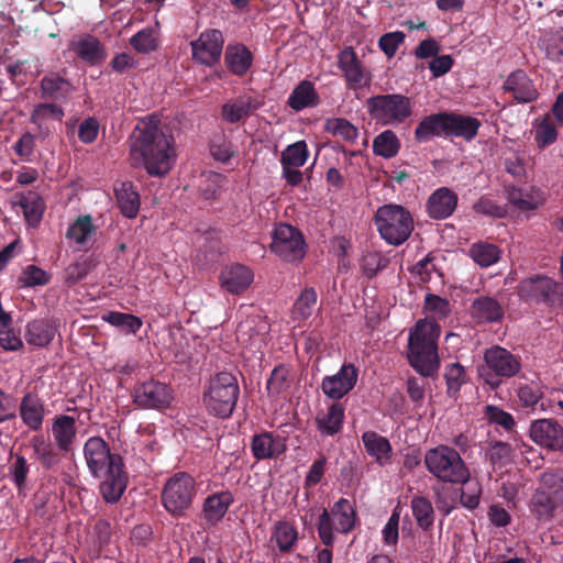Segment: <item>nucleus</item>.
Instances as JSON below:
<instances>
[{
    "label": "nucleus",
    "mask_w": 563,
    "mask_h": 563,
    "mask_svg": "<svg viewBox=\"0 0 563 563\" xmlns=\"http://www.w3.org/2000/svg\"><path fill=\"white\" fill-rule=\"evenodd\" d=\"M324 129L333 136L341 137L349 143H354L358 137L357 128L345 118L328 119Z\"/></svg>",
    "instance_id": "49"
},
{
    "label": "nucleus",
    "mask_w": 563,
    "mask_h": 563,
    "mask_svg": "<svg viewBox=\"0 0 563 563\" xmlns=\"http://www.w3.org/2000/svg\"><path fill=\"white\" fill-rule=\"evenodd\" d=\"M368 115L376 124L397 126L412 114V103L402 93H385L369 97L365 102Z\"/></svg>",
    "instance_id": "7"
},
{
    "label": "nucleus",
    "mask_w": 563,
    "mask_h": 563,
    "mask_svg": "<svg viewBox=\"0 0 563 563\" xmlns=\"http://www.w3.org/2000/svg\"><path fill=\"white\" fill-rule=\"evenodd\" d=\"M462 484L460 503L463 507L468 510H474L478 507L482 496V484L476 479H471L470 477L465 482H460Z\"/></svg>",
    "instance_id": "52"
},
{
    "label": "nucleus",
    "mask_w": 563,
    "mask_h": 563,
    "mask_svg": "<svg viewBox=\"0 0 563 563\" xmlns=\"http://www.w3.org/2000/svg\"><path fill=\"white\" fill-rule=\"evenodd\" d=\"M512 448L508 442L493 441L489 443L485 456L494 467H503L509 461Z\"/></svg>",
    "instance_id": "53"
},
{
    "label": "nucleus",
    "mask_w": 563,
    "mask_h": 563,
    "mask_svg": "<svg viewBox=\"0 0 563 563\" xmlns=\"http://www.w3.org/2000/svg\"><path fill=\"white\" fill-rule=\"evenodd\" d=\"M558 139V130L549 115L536 128L534 141L540 148H544L553 144Z\"/></svg>",
    "instance_id": "56"
},
{
    "label": "nucleus",
    "mask_w": 563,
    "mask_h": 563,
    "mask_svg": "<svg viewBox=\"0 0 563 563\" xmlns=\"http://www.w3.org/2000/svg\"><path fill=\"white\" fill-rule=\"evenodd\" d=\"M410 508L417 526L423 531L431 530L434 523L435 512L430 499L424 496L416 495L411 498Z\"/></svg>",
    "instance_id": "39"
},
{
    "label": "nucleus",
    "mask_w": 563,
    "mask_h": 563,
    "mask_svg": "<svg viewBox=\"0 0 563 563\" xmlns=\"http://www.w3.org/2000/svg\"><path fill=\"white\" fill-rule=\"evenodd\" d=\"M19 206L23 209L25 220L29 224L36 227L42 220L45 203L38 194L29 191L19 198Z\"/></svg>",
    "instance_id": "43"
},
{
    "label": "nucleus",
    "mask_w": 563,
    "mask_h": 563,
    "mask_svg": "<svg viewBox=\"0 0 563 563\" xmlns=\"http://www.w3.org/2000/svg\"><path fill=\"white\" fill-rule=\"evenodd\" d=\"M289 371L283 366H276L267 380L266 389L269 396H278L288 387Z\"/></svg>",
    "instance_id": "57"
},
{
    "label": "nucleus",
    "mask_w": 563,
    "mask_h": 563,
    "mask_svg": "<svg viewBox=\"0 0 563 563\" xmlns=\"http://www.w3.org/2000/svg\"><path fill=\"white\" fill-rule=\"evenodd\" d=\"M31 445L36 459L44 470H53L62 462V452L57 449L55 442H52L43 434L34 435L31 439Z\"/></svg>",
    "instance_id": "30"
},
{
    "label": "nucleus",
    "mask_w": 563,
    "mask_h": 563,
    "mask_svg": "<svg viewBox=\"0 0 563 563\" xmlns=\"http://www.w3.org/2000/svg\"><path fill=\"white\" fill-rule=\"evenodd\" d=\"M446 112L433 113L424 117L415 130V140L426 143L435 136L445 135Z\"/></svg>",
    "instance_id": "35"
},
{
    "label": "nucleus",
    "mask_w": 563,
    "mask_h": 563,
    "mask_svg": "<svg viewBox=\"0 0 563 563\" xmlns=\"http://www.w3.org/2000/svg\"><path fill=\"white\" fill-rule=\"evenodd\" d=\"M102 319L129 334H135L143 325V321L137 316L119 311H109Z\"/></svg>",
    "instance_id": "47"
},
{
    "label": "nucleus",
    "mask_w": 563,
    "mask_h": 563,
    "mask_svg": "<svg viewBox=\"0 0 563 563\" xmlns=\"http://www.w3.org/2000/svg\"><path fill=\"white\" fill-rule=\"evenodd\" d=\"M470 313L477 323H498L505 316L501 303L496 298L484 295L472 301Z\"/></svg>",
    "instance_id": "24"
},
{
    "label": "nucleus",
    "mask_w": 563,
    "mask_h": 563,
    "mask_svg": "<svg viewBox=\"0 0 563 563\" xmlns=\"http://www.w3.org/2000/svg\"><path fill=\"white\" fill-rule=\"evenodd\" d=\"M508 199L512 206L521 211L536 210L544 202L543 194L534 188L529 190L514 188L508 192Z\"/></svg>",
    "instance_id": "40"
},
{
    "label": "nucleus",
    "mask_w": 563,
    "mask_h": 563,
    "mask_svg": "<svg viewBox=\"0 0 563 563\" xmlns=\"http://www.w3.org/2000/svg\"><path fill=\"white\" fill-rule=\"evenodd\" d=\"M36 136L30 132L23 133L12 145V150L23 162H32L35 151Z\"/></svg>",
    "instance_id": "60"
},
{
    "label": "nucleus",
    "mask_w": 563,
    "mask_h": 563,
    "mask_svg": "<svg viewBox=\"0 0 563 563\" xmlns=\"http://www.w3.org/2000/svg\"><path fill=\"white\" fill-rule=\"evenodd\" d=\"M51 282V275L36 265H27L18 277L21 287L45 286Z\"/></svg>",
    "instance_id": "54"
},
{
    "label": "nucleus",
    "mask_w": 563,
    "mask_h": 563,
    "mask_svg": "<svg viewBox=\"0 0 563 563\" xmlns=\"http://www.w3.org/2000/svg\"><path fill=\"white\" fill-rule=\"evenodd\" d=\"M238 378L230 372H220L210 378L203 400L208 411L219 418H229L239 399Z\"/></svg>",
    "instance_id": "6"
},
{
    "label": "nucleus",
    "mask_w": 563,
    "mask_h": 563,
    "mask_svg": "<svg viewBox=\"0 0 563 563\" xmlns=\"http://www.w3.org/2000/svg\"><path fill=\"white\" fill-rule=\"evenodd\" d=\"M318 295L313 287H306L301 290L296 299L292 309L291 318L295 321L307 320L313 312L317 303Z\"/></svg>",
    "instance_id": "45"
},
{
    "label": "nucleus",
    "mask_w": 563,
    "mask_h": 563,
    "mask_svg": "<svg viewBox=\"0 0 563 563\" xmlns=\"http://www.w3.org/2000/svg\"><path fill=\"white\" fill-rule=\"evenodd\" d=\"M234 497L230 490H222L209 495L202 506V517L209 525H217L228 512Z\"/></svg>",
    "instance_id": "26"
},
{
    "label": "nucleus",
    "mask_w": 563,
    "mask_h": 563,
    "mask_svg": "<svg viewBox=\"0 0 563 563\" xmlns=\"http://www.w3.org/2000/svg\"><path fill=\"white\" fill-rule=\"evenodd\" d=\"M133 402L142 409H165L174 399L173 389L165 383L148 379L139 383L132 391Z\"/></svg>",
    "instance_id": "14"
},
{
    "label": "nucleus",
    "mask_w": 563,
    "mask_h": 563,
    "mask_svg": "<svg viewBox=\"0 0 563 563\" xmlns=\"http://www.w3.org/2000/svg\"><path fill=\"white\" fill-rule=\"evenodd\" d=\"M338 67L343 73L349 89H360L369 85L372 74L364 67L352 46L343 48L338 55Z\"/></svg>",
    "instance_id": "15"
},
{
    "label": "nucleus",
    "mask_w": 563,
    "mask_h": 563,
    "mask_svg": "<svg viewBox=\"0 0 563 563\" xmlns=\"http://www.w3.org/2000/svg\"><path fill=\"white\" fill-rule=\"evenodd\" d=\"M517 396L522 407L534 409L542 399V387L534 382L522 384L517 389Z\"/></svg>",
    "instance_id": "55"
},
{
    "label": "nucleus",
    "mask_w": 563,
    "mask_h": 563,
    "mask_svg": "<svg viewBox=\"0 0 563 563\" xmlns=\"http://www.w3.org/2000/svg\"><path fill=\"white\" fill-rule=\"evenodd\" d=\"M117 205L121 213L129 219H134L140 210V195L131 181L120 183L114 187Z\"/></svg>",
    "instance_id": "32"
},
{
    "label": "nucleus",
    "mask_w": 563,
    "mask_h": 563,
    "mask_svg": "<svg viewBox=\"0 0 563 563\" xmlns=\"http://www.w3.org/2000/svg\"><path fill=\"white\" fill-rule=\"evenodd\" d=\"M16 415L29 430L37 432L46 416L45 402L36 393L27 391L21 397Z\"/></svg>",
    "instance_id": "19"
},
{
    "label": "nucleus",
    "mask_w": 563,
    "mask_h": 563,
    "mask_svg": "<svg viewBox=\"0 0 563 563\" xmlns=\"http://www.w3.org/2000/svg\"><path fill=\"white\" fill-rule=\"evenodd\" d=\"M309 157L308 146L305 141H298L288 145L280 156L282 165H292L296 168L303 166Z\"/></svg>",
    "instance_id": "51"
},
{
    "label": "nucleus",
    "mask_w": 563,
    "mask_h": 563,
    "mask_svg": "<svg viewBox=\"0 0 563 563\" xmlns=\"http://www.w3.org/2000/svg\"><path fill=\"white\" fill-rule=\"evenodd\" d=\"M357 378L358 368L352 363H344L338 373L322 378L321 389L328 398L340 400L355 387Z\"/></svg>",
    "instance_id": "17"
},
{
    "label": "nucleus",
    "mask_w": 563,
    "mask_h": 563,
    "mask_svg": "<svg viewBox=\"0 0 563 563\" xmlns=\"http://www.w3.org/2000/svg\"><path fill=\"white\" fill-rule=\"evenodd\" d=\"M547 57L559 62L563 57V27L553 29L544 33L541 38Z\"/></svg>",
    "instance_id": "50"
},
{
    "label": "nucleus",
    "mask_w": 563,
    "mask_h": 563,
    "mask_svg": "<svg viewBox=\"0 0 563 563\" xmlns=\"http://www.w3.org/2000/svg\"><path fill=\"white\" fill-rule=\"evenodd\" d=\"M444 379L446 383L448 396L456 397L461 387L467 382V375L464 366L459 362L448 364L444 368Z\"/></svg>",
    "instance_id": "48"
},
{
    "label": "nucleus",
    "mask_w": 563,
    "mask_h": 563,
    "mask_svg": "<svg viewBox=\"0 0 563 563\" xmlns=\"http://www.w3.org/2000/svg\"><path fill=\"white\" fill-rule=\"evenodd\" d=\"M97 227L90 214L78 217L67 229L66 238L74 240L79 246H86L96 234Z\"/></svg>",
    "instance_id": "41"
},
{
    "label": "nucleus",
    "mask_w": 563,
    "mask_h": 563,
    "mask_svg": "<svg viewBox=\"0 0 563 563\" xmlns=\"http://www.w3.org/2000/svg\"><path fill=\"white\" fill-rule=\"evenodd\" d=\"M130 157L134 167H144L150 176L164 177L176 163L174 136L163 130L156 117L142 120L133 132Z\"/></svg>",
    "instance_id": "1"
},
{
    "label": "nucleus",
    "mask_w": 563,
    "mask_h": 563,
    "mask_svg": "<svg viewBox=\"0 0 563 563\" xmlns=\"http://www.w3.org/2000/svg\"><path fill=\"white\" fill-rule=\"evenodd\" d=\"M224 62L232 74L243 76L252 66L253 55L245 45H229L224 53Z\"/></svg>",
    "instance_id": "36"
},
{
    "label": "nucleus",
    "mask_w": 563,
    "mask_h": 563,
    "mask_svg": "<svg viewBox=\"0 0 563 563\" xmlns=\"http://www.w3.org/2000/svg\"><path fill=\"white\" fill-rule=\"evenodd\" d=\"M63 117L64 111L60 107L53 103H40L33 109L30 121L38 128H42L43 122L47 119L54 118L62 120Z\"/></svg>",
    "instance_id": "59"
},
{
    "label": "nucleus",
    "mask_w": 563,
    "mask_h": 563,
    "mask_svg": "<svg viewBox=\"0 0 563 563\" xmlns=\"http://www.w3.org/2000/svg\"><path fill=\"white\" fill-rule=\"evenodd\" d=\"M374 223L382 239L395 246L405 243L413 231L411 213L396 203L380 206L374 214Z\"/></svg>",
    "instance_id": "4"
},
{
    "label": "nucleus",
    "mask_w": 563,
    "mask_h": 563,
    "mask_svg": "<svg viewBox=\"0 0 563 563\" xmlns=\"http://www.w3.org/2000/svg\"><path fill=\"white\" fill-rule=\"evenodd\" d=\"M400 147V140L393 130H385L373 140V153L386 159L394 158Z\"/></svg>",
    "instance_id": "42"
},
{
    "label": "nucleus",
    "mask_w": 563,
    "mask_h": 563,
    "mask_svg": "<svg viewBox=\"0 0 563 563\" xmlns=\"http://www.w3.org/2000/svg\"><path fill=\"white\" fill-rule=\"evenodd\" d=\"M345 408L341 402H333L327 412L317 415L314 422L318 431L323 437H333L341 432L344 421Z\"/></svg>",
    "instance_id": "29"
},
{
    "label": "nucleus",
    "mask_w": 563,
    "mask_h": 563,
    "mask_svg": "<svg viewBox=\"0 0 563 563\" xmlns=\"http://www.w3.org/2000/svg\"><path fill=\"white\" fill-rule=\"evenodd\" d=\"M70 90L71 84L55 73L44 76L41 80V91L44 98L63 99L68 96Z\"/></svg>",
    "instance_id": "44"
},
{
    "label": "nucleus",
    "mask_w": 563,
    "mask_h": 563,
    "mask_svg": "<svg viewBox=\"0 0 563 563\" xmlns=\"http://www.w3.org/2000/svg\"><path fill=\"white\" fill-rule=\"evenodd\" d=\"M271 251L282 261L300 262L307 253V243L301 231L290 224L280 223L273 231Z\"/></svg>",
    "instance_id": "13"
},
{
    "label": "nucleus",
    "mask_w": 563,
    "mask_h": 563,
    "mask_svg": "<svg viewBox=\"0 0 563 563\" xmlns=\"http://www.w3.org/2000/svg\"><path fill=\"white\" fill-rule=\"evenodd\" d=\"M470 255L482 267H489L500 260V249L492 243L477 242L471 245Z\"/></svg>",
    "instance_id": "46"
},
{
    "label": "nucleus",
    "mask_w": 563,
    "mask_h": 563,
    "mask_svg": "<svg viewBox=\"0 0 563 563\" xmlns=\"http://www.w3.org/2000/svg\"><path fill=\"white\" fill-rule=\"evenodd\" d=\"M517 292L527 302L547 306L563 305V285L544 275L522 279L518 284Z\"/></svg>",
    "instance_id": "11"
},
{
    "label": "nucleus",
    "mask_w": 563,
    "mask_h": 563,
    "mask_svg": "<svg viewBox=\"0 0 563 563\" xmlns=\"http://www.w3.org/2000/svg\"><path fill=\"white\" fill-rule=\"evenodd\" d=\"M424 310L435 319L443 320L451 313V303L448 299L434 294H427L424 298Z\"/></svg>",
    "instance_id": "58"
},
{
    "label": "nucleus",
    "mask_w": 563,
    "mask_h": 563,
    "mask_svg": "<svg viewBox=\"0 0 563 563\" xmlns=\"http://www.w3.org/2000/svg\"><path fill=\"white\" fill-rule=\"evenodd\" d=\"M51 432L55 445L62 453H68L77 439L76 417L68 415H56L52 419Z\"/></svg>",
    "instance_id": "22"
},
{
    "label": "nucleus",
    "mask_w": 563,
    "mask_h": 563,
    "mask_svg": "<svg viewBox=\"0 0 563 563\" xmlns=\"http://www.w3.org/2000/svg\"><path fill=\"white\" fill-rule=\"evenodd\" d=\"M30 466L23 455H16L15 461L10 466L12 482L20 490L25 486Z\"/></svg>",
    "instance_id": "63"
},
{
    "label": "nucleus",
    "mask_w": 563,
    "mask_h": 563,
    "mask_svg": "<svg viewBox=\"0 0 563 563\" xmlns=\"http://www.w3.org/2000/svg\"><path fill=\"white\" fill-rule=\"evenodd\" d=\"M196 495V479L188 473L178 472L164 484L161 494L162 505L172 517L181 518L191 508Z\"/></svg>",
    "instance_id": "8"
},
{
    "label": "nucleus",
    "mask_w": 563,
    "mask_h": 563,
    "mask_svg": "<svg viewBox=\"0 0 563 563\" xmlns=\"http://www.w3.org/2000/svg\"><path fill=\"white\" fill-rule=\"evenodd\" d=\"M91 267L92 265L90 261L76 262L70 264L65 271V282L68 285H75L81 282L89 274Z\"/></svg>",
    "instance_id": "64"
},
{
    "label": "nucleus",
    "mask_w": 563,
    "mask_h": 563,
    "mask_svg": "<svg viewBox=\"0 0 563 563\" xmlns=\"http://www.w3.org/2000/svg\"><path fill=\"white\" fill-rule=\"evenodd\" d=\"M130 44L141 54H147L157 48V42L153 35V30L151 29H143L139 31L130 38Z\"/></svg>",
    "instance_id": "61"
},
{
    "label": "nucleus",
    "mask_w": 563,
    "mask_h": 563,
    "mask_svg": "<svg viewBox=\"0 0 563 563\" xmlns=\"http://www.w3.org/2000/svg\"><path fill=\"white\" fill-rule=\"evenodd\" d=\"M82 452L90 474L102 479L99 486L102 498L110 504L119 501L129 479L123 457L112 453L101 437L87 439Z\"/></svg>",
    "instance_id": "2"
},
{
    "label": "nucleus",
    "mask_w": 563,
    "mask_h": 563,
    "mask_svg": "<svg viewBox=\"0 0 563 563\" xmlns=\"http://www.w3.org/2000/svg\"><path fill=\"white\" fill-rule=\"evenodd\" d=\"M427 470L443 483L457 484L465 482L470 471L460 452L449 445H438L429 449L424 455Z\"/></svg>",
    "instance_id": "5"
},
{
    "label": "nucleus",
    "mask_w": 563,
    "mask_h": 563,
    "mask_svg": "<svg viewBox=\"0 0 563 563\" xmlns=\"http://www.w3.org/2000/svg\"><path fill=\"white\" fill-rule=\"evenodd\" d=\"M503 90L510 93L518 103H529L539 97L532 79L522 69H516L509 74L503 84Z\"/></svg>",
    "instance_id": "20"
},
{
    "label": "nucleus",
    "mask_w": 563,
    "mask_h": 563,
    "mask_svg": "<svg viewBox=\"0 0 563 563\" xmlns=\"http://www.w3.org/2000/svg\"><path fill=\"white\" fill-rule=\"evenodd\" d=\"M563 496V479L554 473H543L541 486L530 500V511L539 521H549L553 518L559 499Z\"/></svg>",
    "instance_id": "12"
},
{
    "label": "nucleus",
    "mask_w": 563,
    "mask_h": 563,
    "mask_svg": "<svg viewBox=\"0 0 563 563\" xmlns=\"http://www.w3.org/2000/svg\"><path fill=\"white\" fill-rule=\"evenodd\" d=\"M253 278V272L241 264L227 267L220 276L221 286L231 294H241L246 290Z\"/></svg>",
    "instance_id": "27"
},
{
    "label": "nucleus",
    "mask_w": 563,
    "mask_h": 563,
    "mask_svg": "<svg viewBox=\"0 0 563 563\" xmlns=\"http://www.w3.org/2000/svg\"><path fill=\"white\" fill-rule=\"evenodd\" d=\"M287 450L285 438L264 431L253 435L251 452L256 461L277 459Z\"/></svg>",
    "instance_id": "21"
},
{
    "label": "nucleus",
    "mask_w": 563,
    "mask_h": 563,
    "mask_svg": "<svg viewBox=\"0 0 563 563\" xmlns=\"http://www.w3.org/2000/svg\"><path fill=\"white\" fill-rule=\"evenodd\" d=\"M357 521V514L352 503L340 498L330 510L323 508L317 522L318 534L325 547H332L335 540L334 531L350 533Z\"/></svg>",
    "instance_id": "9"
},
{
    "label": "nucleus",
    "mask_w": 563,
    "mask_h": 563,
    "mask_svg": "<svg viewBox=\"0 0 563 563\" xmlns=\"http://www.w3.org/2000/svg\"><path fill=\"white\" fill-rule=\"evenodd\" d=\"M271 539L282 553H289L298 540V530L289 521L279 520L273 527Z\"/></svg>",
    "instance_id": "38"
},
{
    "label": "nucleus",
    "mask_w": 563,
    "mask_h": 563,
    "mask_svg": "<svg viewBox=\"0 0 563 563\" xmlns=\"http://www.w3.org/2000/svg\"><path fill=\"white\" fill-rule=\"evenodd\" d=\"M261 102L252 96H241L221 107V117L228 123H238L256 111Z\"/></svg>",
    "instance_id": "28"
},
{
    "label": "nucleus",
    "mask_w": 563,
    "mask_h": 563,
    "mask_svg": "<svg viewBox=\"0 0 563 563\" xmlns=\"http://www.w3.org/2000/svg\"><path fill=\"white\" fill-rule=\"evenodd\" d=\"M223 35L219 30H208L202 32L199 37L190 43L192 58L205 65L212 67L219 63L223 49Z\"/></svg>",
    "instance_id": "16"
},
{
    "label": "nucleus",
    "mask_w": 563,
    "mask_h": 563,
    "mask_svg": "<svg viewBox=\"0 0 563 563\" xmlns=\"http://www.w3.org/2000/svg\"><path fill=\"white\" fill-rule=\"evenodd\" d=\"M287 104L295 111L314 108L320 104V97L314 85L309 80H301L288 97Z\"/></svg>",
    "instance_id": "33"
},
{
    "label": "nucleus",
    "mask_w": 563,
    "mask_h": 563,
    "mask_svg": "<svg viewBox=\"0 0 563 563\" xmlns=\"http://www.w3.org/2000/svg\"><path fill=\"white\" fill-rule=\"evenodd\" d=\"M56 328L46 319H34L26 324L25 341L36 347L47 346L54 339Z\"/></svg>",
    "instance_id": "34"
},
{
    "label": "nucleus",
    "mask_w": 563,
    "mask_h": 563,
    "mask_svg": "<svg viewBox=\"0 0 563 563\" xmlns=\"http://www.w3.org/2000/svg\"><path fill=\"white\" fill-rule=\"evenodd\" d=\"M529 432L536 444L549 451H561L563 449V427L554 419L532 421Z\"/></svg>",
    "instance_id": "18"
},
{
    "label": "nucleus",
    "mask_w": 563,
    "mask_h": 563,
    "mask_svg": "<svg viewBox=\"0 0 563 563\" xmlns=\"http://www.w3.org/2000/svg\"><path fill=\"white\" fill-rule=\"evenodd\" d=\"M486 416L490 422L504 428L507 432L514 431L516 427L512 415L496 406H487Z\"/></svg>",
    "instance_id": "62"
},
{
    "label": "nucleus",
    "mask_w": 563,
    "mask_h": 563,
    "mask_svg": "<svg viewBox=\"0 0 563 563\" xmlns=\"http://www.w3.org/2000/svg\"><path fill=\"white\" fill-rule=\"evenodd\" d=\"M440 333V325L428 319L419 320L409 333V364L424 377H431L438 372V340Z\"/></svg>",
    "instance_id": "3"
},
{
    "label": "nucleus",
    "mask_w": 563,
    "mask_h": 563,
    "mask_svg": "<svg viewBox=\"0 0 563 563\" xmlns=\"http://www.w3.org/2000/svg\"><path fill=\"white\" fill-rule=\"evenodd\" d=\"M457 195L449 187L434 190L427 200V211L431 219L444 220L453 214L457 207Z\"/></svg>",
    "instance_id": "23"
},
{
    "label": "nucleus",
    "mask_w": 563,
    "mask_h": 563,
    "mask_svg": "<svg viewBox=\"0 0 563 563\" xmlns=\"http://www.w3.org/2000/svg\"><path fill=\"white\" fill-rule=\"evenodd\" d=\"M71 48L81 60L90 65L98 64L106 57L104 49L100 41L91 35H87L77 42H73Z\"/></svg>",
    "instance_id": "37"
},
{
    "label": "nucleus",
    "mask_w": 563,
    "mask_h": 563,
    "mask_svg": "<svg viewBox=\"0 0 563 563\" xmlns=\"http://www.w3.org/2000/svg\"><path fill=\"white\" fill-rule=\"evenodd\" d=\"M362 442L366 453L380 466L391 460L393 448L387 438L375 431H365L362 434Z\"/></svg>",
    "instance_id": "31"
},
{
    "label": "nucleus",
    "mask_w": 563,
    "mask_h": 563,
    "mask_svg": "<svg viewBox=\"0 0 563 563\" xmlns=\"http://www.w3.org/2000/svg\"><path fill=\"white\" fill-rule=\"evenodd\" d=\"M445 135L472 141L478 133L481 121L470 115L446 112Z\"/></svg>",
    "instance_id": "25"
},
{
    "label": "nucleus",
    "mask_w": 563,
    "mask_h": 563,
    "mask_svg": "<svg viewBox=\"0 0 563 563\" xmlns=\"http://www.w3.org/2000/svg\"><path fill=\"white\" fill-rule=\"evenodd\" d=\"M484 361L488 371L481 376L492 389L499 388L504 378H511L521 369L520 357L498 345L485 351Z\"/></svg>",
    "instance_id": "10"
}]
</instances>
